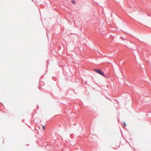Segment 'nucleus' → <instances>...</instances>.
I'll use <instances>...</instances> for the list:
<instances>
[{
    "label": "nucleus",
    "mask_w": 151,
    "mask_h": 151,
    "mask_svg": "<svg viewBox=\"0 0 151 151\" xmlns=\"http://www.w3.org/2000/svg\"><path fill=\"white\" fill-rule=\"evenodd\" d=\"M120 146V144L119 143H118L116 145H115L114 146V148L115 149H117V148L119 147Z\"/></svg>",
    "instance_id": "f257e3e1"
},
{
    "label": "nucleus",
    "mask_w": 151,
    "mask_h": 151,
    "mask_svg": "<svg viewBox=\"0 0 151 151\" xmlns=\"http://www.w3.org/2000/svg\"><path fill=\"white\" fill-rule=\"evenodd\" d=\"M99 74H100L101 75L104 76V77H106V78H107V77L105 75L104 73L101 70V72Z\"/></svg>",
    "instance_id": "f03ea898"
},
{
    "label": "nucleus",
    "mask_w": 151,
    "mask_h": 151,
    "mask_svg": "<svg viewBox=\"0 0 151 151\" xmlns=\"http://www.w3.org/2000/svg\"><path fill=\"white\" fill-rule=\"evenodd\" d=\"M94 71H96V72L97 73H99V74L101 72V70H96V69H95L94 70Z\"/></svg>",
    "instance_id": "7ed1b4c3"
},
{
    "label": "nucleus",
    "mask_w": 151,
    "mask_h": 151,
    "mask_svg": "<svg viewBox=\"0 0 151 151\" xmlns=\"http://www.w3.org/2000/svg\"><path fill=\"white\" fill-rule=\"evenodd\" d=\"M71 2H72L73 3V4H75V3H76V2H75V1H72Z\"/></svg>",
    "instance_id": "20e7f679"
},
{
    "label": "nucleus",
    "mask_w": 151,
    "mask_h": 151,
    "mask_svg": "<svg viewBox=\"0 0 151 151\" xmlns=\"http://www.w3.org/2000/svg\"><path fill=\"white\" fill-rule=\"evenodd\" d=\"M43 129V130H44L45 129V127L44 126H42Z\"/></svg>",
    "instance_id": "39448f33"
},
{
    "label": "nucleus",
    "mask_w": 151,
    "mask_h": 151,
    "mask_svg": "<svg viewBox=\"0 0 151 151\" xmlns=\"http://www.w3.org/2000/svg\"><path fill=\"white\" fill-rule=\"evenodd\" d=\"M124 126H126V124L125 122H124Z\"/></svg>",
    "instance_id": "423d86ee"
}]
</instances>
